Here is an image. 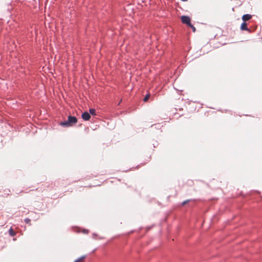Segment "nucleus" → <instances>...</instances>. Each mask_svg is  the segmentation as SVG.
I'll list each match as a JSON object with an SVG mask.
<instances>
[{
    "label": "nucleus",
    "mask_w": 262,
    "mask_h": 262,
    "mask_svg": "<svg viewBox=\"0 0 262 262\" xmlns=\"http://www.w3.org/2000/svg\"><path fill=\"white\" fill-rule=\"evenodd\" d=\"M182 1H183V2H185V1H187V0H181Z\"/></svg>",
    "instance_id": "2eb2a0df"
},
{
    "label": "nucleus",
    "mask_w": 262,
    "mask_h": 262,
    "mask_svg": "<svg viewBox=\"0 0 262 262\" xmlns=\"http://www.w3.org/2000/svg\"><path fill=\"white\" fill-rule=\"evenodd\" d=\"M240 29L243 31H247L249 32H251L250 30L248 28L247 24L246 22L243 21L241 25Z\"/></svg>",
    "instance_id": "20e7f679"
},
{
    "label": "nucleus",
    "mask_w": 262,
    "mask_h": 262,
    "mask_svg": "<svg viewBox=\"0 0 262 262\" xmlns=\"http://www.w3.org/2000/svg\"><path fill=\"white\" fill-rule=\"evenodd\" d=\"M252 18V15L249 14H246L243 15L242 20L243 21L246 22L249 20H250Z\"/></svg>",
    "instance_id": "39448f33"
},
{
    "label": "nucleus",
    "mask_w": 262,
    "mask_h": 262,
    "mask_svg": "<svg viewBox=\"0 0 262 262\" xmlns=\"http://www.w3.org/2000/svg\"><path fill=\"white\" fill-rule=\"evenodd\" d=\"M9 234L11 236H14V235H15L16 233L12 229V228H10L9 230Z\"/></svg>",
    "instance_id": "423d86ee"
},
{
    "label": "nucleus",
    "mask_w": 262,
    "mask_h": 262,
    "mask_svg": "<svg viewBox=\"0 0 262 262\" xmlns=\"http://www.w3.org/2000/svg\"><path fill=\"white\" fill-rule=\"evenodd\" d=\"M181 20L183 24L186 25L187 26L191 23L190 17L187 15H182L181 17Z\"/></svg>",
    "instance_id": "f03ea898"
},
{
    "label": "nucleus",
    "mask_w": 262,
    "mask_h": 262,
    "mask_svg": "<svg viewBox=\"0 0 262 262\" xmlns=\"http://www.w3.org/2000/svg\"><path fill=\"white\" fill-rule=\"evenodd\" d=\"M188 27H189L191 28L192 29V31H193V32H195V31H196V29H195V28L194 27V26H193V25H192V24H191V23H190V24L188 26Z\"/></svg>",
    "instance_id": "9d476101"
},
{
    "label": "nucleus",
    "mask_w": 262,
    "mask_h": 262,
    "mask_svg": "<svg viewBox=\"0 0 262 262\" xmlns=\"http://www.w3.org/2000/svg\"><path fill=\"white\" fill-rule=\"evenodd\" d=\"M81 118L84 121H88L91 118V115L88 112L85 111L82 113Z\"/></svg>",
    "instance_id": "7ed1b4c3"
},
{
    "label": "nucleus",
    "mask_w": 262,
    "mask_h": 262,
    "mask_svg": "<svg viewBox=\"0 0 262 262\" xmlns=\"http://www.w3.org/2000/svg\"><path fill=\"white\" fill-rule=\"evenodd\" d=\"M74 262H75V261Z\"/></svg>",
    "instance_id": "dca6fc26"
},
{
    "label": "nucleus",
    "mask_w": 262,
    "mask_h": 262,
    "mask_svg": "<svg viewBox=\"0 0 262 262\" xmlns=\"http://www.w3.org/2000/svg\"><path fill=\"white\" fill-rule=\"evenodd\" d=\"M85 255L82 256L75 261V262H84V259H85Z\"/></svg>",
    "instance_id": "0eeeda50"
},
{
    "label": "nucleus",
    "mask_w": 262,
    "mask_h": 262,
    "mask_svg": "<svg viewBox=\"0 0 262 262\" xmlns=\"http://www.w3.org/2000/svg\"><path fill=\"white\" fill-rule=\"evenodd\" d=\"M191 200H185V201H184V202H182V205H184L186 204L187 203L189 202Z\"/></svg>",
    "instance_id": "f8f14e48"
},
{
    "label": "nucleus",
    "mask_w": 262,
    "mask_h": 262,
    "mask_svg": "<svg viewBox=\"0 0 262 262\" xmlns=\"http://www.w3.org/2000/svg\"><path fill=\"white\" fill-rule=\"evenodd\" d=\"M150 97V94L149 93L147 94L143 99V101L145 102H147L149 98Z\"/></svg>",
    "instance_id": "1a4fd4ad"
},
{
    "label": "nucleus",
    "mask_w": 262,
    "mask_h": 262,
    "mask_svg": "<svg viewBox=\"0 0 262 262\" xmlns=\"http://www.w3.org/2000/svg\"><path fill=\"white\" fill-rule=\"evenodd\" d=\"M89 113L90 114V115H92V116H96V110L94 108H90L89 110Z\"/></svg>",
    "instance_id": "6e6552de"
},
{
    "label": "nucleus",
    "mask_w": 262,
    "mask_h": 262,
    "mask_svg": "<svg viewBox=\"0 0 262 262\" xmlns=\"http://www.w3.org/2000/svg\"><path fill=\"white\" fill-rule=\"evenodd\" d=\"M97 236V234L96 233H93V234H92V237H93V238H94V239H95V238H96V237Z\"/></svg>",
    "instance_id": "ddd939ff"
},
{
    "label": "nucleus",
    "mask_w": 262,
    "mask_h": 262,
    "mask_svg": "<svg viewBox=\"0 0 262 262\" xmlns=\"http://www.w3.org/2000/svg\"><path fill=\"white\" fill-rule=\"evenodd\" d=\"M83 232L84 233H89V230H86V229H84L83 231Z\"/></svg>",
    "instance_id": "4468645a"
},
{
    "label": "nucleus",
    "mask_w": 262,
    "mask_h": 262,
    "mask_svg": "<svg viewBox=\"0 0 262 262\" xmlns=\"http://www.w3.org/2000/svg\"><path fill=\"white\" fill-rule=\"evenodd\" d=\"M77 122V119L76 117L69 115L68 117V120L61 122L59 124L64 127H68L73 126Z\"/></svg>",
    "instance_id": "f257e3e1"
},
{
    "label": "nucleus",
    "mask_w": 262,
    "mask_h": 262,
    "mask_svg": "<svg viewBox=\"0 0 262 262\" xmlns=\"http://www.w3.org/2000/svg\"><path fill=\"white\" fill-rule=\"evenodd\" d=\"M24 221L26 223V224H29L31 222V220L29 218H26L25 220H24Z\"/></svg>",
    "instance_id": "9b49d317"
}]
</instances>
